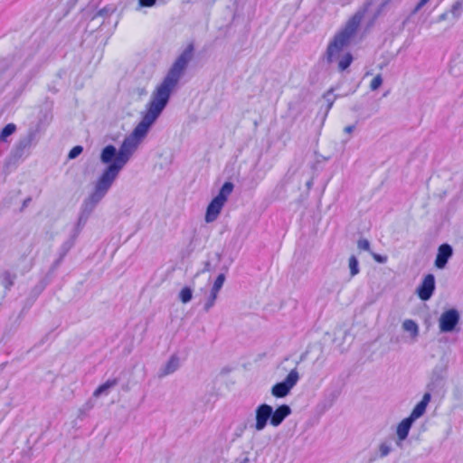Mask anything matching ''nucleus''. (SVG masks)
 <instances>
[{"mask_svg": "<svg viewBox=\"0 0 463 463\" xmlns=\"http://www.w3.org/2000/svg\"><path fill=\"white\" fill-rule=\"evenodd\" d=\"M194 45L189 44L177 57L163 81L153 92L151 100L142 115L141 121L132 133L125 137L119 149L113 145H107L100 152V162L107 166L102 174L116 181L120 171L129 161L139 143L146 137L151 127L167 106L171 93L193 58Z\"/></svg>", "mask_w": 463, "mask_h": 463, "instance_id": "f257e3e1", "label": "nucleus"}, {"mask_svg": "<svg viewBox=\"0 0 463 463\" xmlns=\"http://www.w3.org/2000/svg\"><path fill=\"white\" fill-rule=\"evenodd\" d=\"M44 63L43 55L40 54V43L14 52L6 57L0 59V88L4 82V73L11 67L16 66L17 71L29 68L30 78L38 73Z\"/></svg>", "mask_w": 463, "mask_h": 463, "instance_id": "f03ea898", "label": "nucleus"}, {"mask_svg": "<svg viewBox=\"0 0 463 463\" xmlns=\"http://www.w3.org/2000/svg\"><path fill=\"white\" fill-rule=\"evenodd\" d=\"M365 13L366 7L358 10L346 22L344 28L334 36L326 48V59L327 63H332L340 57L343 49L349 44L351 38L355 34Z\"/></svg>", "mask_w": 463, "mask_h": 463, "instance_id": "7ed1b4c3", "label": "nucleus"}, {"mask_svg": "<svg viewBox=\"0 0 463 463\" xmlns=\"http://www.w3.org/2000/svg\"><path fill=\"white\" fill-rule=\"evenodd\" d=\"M114 182L115 181H113L112 179H110L109 177L101 173L100 175L97 178L96 182L94 183L92 192L83 201L80 208V213L88 216H90L96 206L109 193Z\"/></svg>", "mask_w": 463, "mask_h": 463, "instance_id": "20e7f679", "label": "nucleus"}, {"mask_svg": "<svg viewBox=\"0 0 463 463\" xmlns=\"http://www.w3.org/2000/svg\"><path fill=\"white\" fill-rule=\"evenodd\" d=\"M298 372L297 368H294L288 373L283 381L275 383L271 387L270 392L272 396L275 398H285L290 393V391L298 383Z\"/></svg>", "mask_w": 463, "mask_h": 463, "instance_id": "39448f33", "label": "nucleus"}, {"mask_svg": "<svg viewBox=\"0 0 463 463\" xmlns=\"http://www.w3.org/2000/svg\"><path fill=\"white\" fill-rule=\"evenodd\" d=\"M38 130L30 128L27 134L18 140L13 149V156L16 159L21 158L29 154L33 145L37 143Z\"/></svg>", "mask_w": 463, "mask_h": 463, "instance_id": "423d86ee", "label": "nucleus"}, {"mask_svg": "<svg viewBox=\"0 0 463 463\" xmlns=\"http://www.w3.org/2000/svg\"><path fill=\"white\" fill-rule=\"evenodd\" d=\"M446 368L442 365H436L431 372L430 378L427 383V392L432 393H440L445 387Z\"/></svg>", "mask_w": 463, "mask_h": 463, "instance_id": "0eeeda50", "label": "nucleus"}, {"mask_svg": "<svg viewBox=\"0 0 463 463\" xmlns=\"http://www.w3.org/2000/svg\"><path fill=\"white\" fill-rule=\"evenodd\" d=\"M460 320L459 312L456 308L444 311L439 319V327L441 333L453 332Z\"/></svg>", "mask_w": 463, "mask_h": 463, "instance_id": "6e6552de", "label": "nucleus"}, {"mask_svg": "<svg viewBox=\"0 0 463 463\" xmlns=\"http://www.w3.org/2000/svg\"><path fill=\"white\" fill-rule=\"evenodd\" d=\"M435 288V276L430 273L423 278L421 283L417 288L416 292L422 301H427L432 297Z\"/></svg>", "mask_w": 463, "mask_h": 463, "instance_id": "1a4fd4ad", "label": "nucleus"}, {"mask_svg": "<svg viewBox=\"0 0 463 463\" xmlns=\"http://www.w3.org/2000/svg\"><path fill=\"white\" fill-rule=\"evenodd\" d=\"M271 419V405L267 403L260 404L255 410V425L254 428L256 430L260 431L264 430L268 424L270 422Z\"/></svg>", "mask_w": 463, "mask_h": 463, "instance_id": "9d476101", "label": "nucleus"}, {"mask_svg": "<svg viewBox=\"0 0 463 463\" xmlns=\"http://www.w3.org/2000/svg\"><path fill=\"white\" fill-rule=\"evenodd\" d=\"M453 256V248L449 243H442L438 248V252L434 261L435 267L439 269L446 268L449 259Z\"/></svg>", "mask_w": 463, "mask_h": 463, "instance_id": "9b49d317", "label": "nucleus"}, {"mask_svg": "<svg viewBox=\"0 0 463 463\" xmlns=\"http://www.w3.org/2000/svg\"><path fill=\"white\" fill-rule=\"evenodd\" d=\"M291 412L292 410L288 404H281L275 410L271 406L270 425L274 427L279 426L285 420V419L291 414Z\"/></svg>", "mask_w": 463, "mask_h": 463, "instance_id": "f8f14e48", "label": "nucleus"}, {"mask_svg": "<svg viewBox=\"0 0 463 463\" xmlns=\"http://www.w3.org/2000/svg\"><path fill=\"white\" fill-rule=\"evenodd\" d=\"M224 202L217 198L216 196L210 202L206 208L205 213V222H213L217 219L219 216L223 205Z\"/></svg>", "mask_w": 463, "mask_h": 463, "instance_id": "ddd939ff", "label": "nucleus"}, {"mask_svg": "<svg viewBox=\"0 0 463 463\" xmlns=\"http://www.w3.org/2000/svg\"><path fill=\"white\" fill-rule=\"evenodd\" d=\"M413 422L414 420L408 416L398 424L396 430L398 446H402V442L408 438L410 430L411 429Z\"/></svg>", "mask_w": 463, "mask_h": 463, "instance_id": "4468645a", "label": "nucleus"}, {"mask_svg": "<svg viewBox=\"0 0 463 463\" xmlns=\"http://www.w3.org/2000/svg\"><path fill=\"white\" fill-rule=\"evenodd\" d=\"M430 392H425L422 396V399L420 402H419L414 408L412 409L411 414L409 417L412 419L414 421L420 418L426 411L427 406L429 402H430Z\"/></svg>", "mask_w": 463, "mask_h": 463, "instance_id": "2eb2a0df", "label": "nucleus"}, {"mask_svg": "<svg viewBox=\"0 0 463 463\" xmlns=\"http://www.w3.org/2000/svg\"><path fill=\"white\" fill-rule=\"evenodd\" d=\"M180 366V360L179 357L175 354H173L169 360L166 362V364L160 368L158 376L160 378H163L165 376H167L171 373H174Z\"/></svg>", "mask_w": 463, "mask_h": 463, "instance_id": "dca6fc26", "label": "nucleus"}, {"mask_svg": "<svg viewBox=\"0 0 463 463\" xmlns=\"http://www.w3.org/2000/svg\"><path fill=\"white\" fill-rule=\"evenodd\" d=\"M118 380L117 378L109 379L104 383L100 384L93 392L94 397L101 395H108L110 389L118 385Z\"/></svg>", "mask_w": 463, "mask_h": 463, "instance_id": "f3484780", "label": "nucleus"}, {"mask_svg": "<svg viewBox=\"0 0 463 463\" xmlns=\"http://www.w3.org/2000/svg\"><path fill=\"white\" fill-rule=\"evenodd\" d=\"M2 285L4 286L5 291H9L11 288L14 285V280L16 279V274L11 273L8 270H5L2 275Z\"/></svg>", "mask_w": 463, "mask_h": 463, "instance_id": "a211bd4d", "label": "nucleus"}, {"mask_svg": "<svg viewBox=\"0 0 463 463\" xmlns=\"http://www.w3.org/2000/svg\"><path fill=\"white\" fill-rule=\"evenodd\" d=\"M233 188H234V185L232 182H225L222 185L216 197L219 198L220 200L223 201L224 203H226L229 195L232 193Z\"/></svg>", "mask_w": 463, "mask_h": 463, "instance_id": "6ab92c4d", "label": "nucleus"}, {"mask_svg": "<svg viewBox=\"0 0 463 463\" xmlns=\"http://www.w3.org/2000/svg\"><path fill=\"white\" fill-rule=\"evenodd\" d=\"M77 238H76V235H71L70 236V238L68 240H66L62 244L61 246L60 247L59 249V255L61 257V258H65V256L67 255V253L71 250V248L74 246L75 244V241H76Z\"/></svg>", "mask_w": 463, "mask_h": 463, "instance_id": "aec40b11", "label": "nucleus"}, {"mask_svg": "<svg viewBox=\"0 0 463 463\" xmlns=\"http://www.w3.org/2000/svg\"><path fill=\"white\" fill-rule=\"evenodd\" d=\"M402 328L411 334L412 338H416L419 335L418 324L412 319H406L402 323Z\"/></svg>", "mask_w": 463, "mask_h": 463, "instance_id": "412c9836", "label": "nucleus"}, {"mask_svg": "<svg viewBox=\"0 0 463 463\" xmlns=\"http://www.w3.org/2000/svg\"><path fill=\"white\" fill-rule=\"evenodd\" d=\"M117 8L115 5H108L104 6L103 8L99 9L93 16L92 20L96 19L97 17H103L104 19H107L110 17L111 14H113L116 12Z\"/></svg>", "mask_w": 463, "mask_h": 463, "instance_id": "4be33fe9", "label": "nucleus"}, {"mask_svg": "<svg viewBox=\"0 0 463 463\" xmlns=\"http://www.w3.org/2000/svg\"><path fill=\"white\" fill-rule=\"evenodd\" d=\"M354 57L351 52H345L341 56L338 61V70L340 71H345L352 63Z\"/></svg>", "mask_w": 463, "mask_h": 463, "instance_id": "5701e85b", "label": "nucleus"}, {"mask_svg": "<svg viewBox=\"0 0 463 463\" xmlns=\"http://www.w3.org/2000/svg\"><path fill=\"white\" fill-rule=\"evenodd\" d=\"M16 130V126L14 123L5 125L0 131V141L5 142L7 137L13 135Z\"/></svg>", "mask_w": 463, "mask_h": 463, "instance_id": "b1692460", "label": "nucleus"}, {"mask_svg": "<svg viewBox=\"0 0 463 463\" xmlns=\"http://www.w3.org/2000/svg\"><path fill=\"white\" fill-rule=\"evenodd\" d=\"M323 99L326 102V116L327 115L328 111L333 107L334 102L336 99V96L334 95V88L329 89L324 95Z\"/></svg>", "mask_w": 463, "mask_h": 463, "instance_id": "393cba45", "label": "nucleus"}, {"mask_svg": "<svg viewBox=\"0 0 463 463\" xmlns=\"http://www.w3.org/2000/svg\"><path fill=\"white\" fill-rule=\"evenodd\" d=\"M89 217L90 216H88V215H86V214H84L82 213H80V216H79L78 222L76 223V226H75L74 231L71 233V235H76V238H78L80 231L85 226Z\"/></svg>", "mask_w": 463, "mask_h": 463, "instance_id": "a878e982", "label": "nucleus"}, {"mask_svg": "<svg viewBox=\"0 0 463 463\" xmlns=\"http://www.w3.org/2000/svg\"><path fill=\"white\" fill-rule=\"evenodd\" d=\"M351 277L356 276L360 272L359 261L354 255H352L348 260Z\"/></svg>", "mask_w": 463, "mask_h": 463, "instance_id": "bb28decb", "label": "nucleus"}, {"mask_svg": "<svg viewBox=\"0 0 463 463\" xmlns=\"http://www.w3.org/2000/svg\"><path fill=\"white\" fill-rule=\"evenodd\" d=\"M193 289L190 287H184L179 292V299L184 304H186L192 300Z\"/></svg>", "mask_w": 463, "mask_h": 463, "instance_id": "cd10ccee", "label": "nucleus"}, {"mask_svg": "<svg viewBox=\"0 0 463 463\" xmlns=\"http://www.w3.org/2000/svg\"><path fill=\"white\" fill-rule=\"evenodd\" d=\"M94 407V403L91 400L87 401L78 411V418L83 420V418L88 414V412L92 410Z\"/></svg>", "mask_w": 463, "mask_h": 463, "instance_id": "c85d7f7f", "label": "nucleus"}, {"mask_svg": "<svg viewBox=\"0 0 463 463\" xmlns=\"http://www.w3.org/2000/svg\"><path fill=\"white\" fill-rule=\"evenodd\" d=\"M449 12L455 19H458L463 12V2L460 0L455 2L452 5Z\"/></svg>", "mask_w": 463, "mask_h": 463, "instance_id": "c756f323", "label": "nucleus"}, {"mask_svg": "<svg viewBox=\"0 0 463 463\" xmlns=\"http://www.w3.org/2000/svg\"><path fill=\"white\" fill-rule=\"evenodd\" d=\"M225 278L226 277H225V273L224 272L220 273L217 276V278H216V279H215V281H214L211 290L213 291V292L218 293L221 290L222 287L223 286V283L225 281Z\"/></svg>", "mask_w": 463, "mask_h": 463, "instance_id": "7c9ffc66", "label": "nucleus"}, {"mask_svg": "<svg viewBox=\"0 0 463 463\" xmlns=\"http://www.w3.org/2000/svg\"><path fill=\"white\" fill-rule=\"evenodd\" d=\"M217 295L218 293L211 290L210 295L203 306L204 311L208 312L214 306Z\"/></svg>", "mask_w": 463, "mask_h": 463, "instance_id": "2f4dec72", "label": "nucleus"}, {"mask_svg": "<svg viewBox=\"0 0 463 463\" xmlns=\"http://www.w3.org/2000/svg\"><path fill=\"white\" fill-rule=\"evenodd\" d=\"M47 286V283L43 279L41 281H39L34 287L32 289V295L34 297V298H37L43 290L44 288H46Z\"/></svg>", "mask_w": 463, "mask_h": 463, "instance_id": "473e14b6", "label": "nucleus"}, {"mask_svg": "<svg viewBox=\"0 0 463 463\" xmlns=\"http://www.w3.org/2000/svg\"><path fill=\"white\" fill-rule=\"evenodd\" d=\"M82 151L83 147L81 146H75L70 150L68 154V158L74 159L78 157L82 153Z\"/></svg>", "mask_w": 463, "mask_h": 463, "instance_id": "72a5a7b5", "label": "nucleus"}, {"mask_svg": "<svg viewBox=\"0 0 463 463\" xmlns=\"http://www.w3.org/2000/svg\"><path fill=\"white\" fill-rule=\"evenodd\" d=\"M383 84V77L381 74L376 75L371 81L370 88L372 90H376Z\"/></svg>", "mask_w": 463, "mask_h": 463, "instance_id": "f704fd0d", "label": "nucleus"}, {"mask_svg": "<svg viewBox=\"0 0 463 463\" xmlns=\"http://www.w3.org/2000/svg\"><path fill=\"white\" fill-rule=\"evenodd\" d=\"M392 449L391 446L385 442H383L379 446L380 458H384L389 455Z\"/></svg>", "mask_w": 463, "mask_h": 463, "instance_id": "c9c22d12", "label": "nucleus"}, {"mask_svg": "<svg viewBox=\"0 0 463 463\" xmlns=\"http://www.w3.org/2000/svg\"><path fill=\"white\" fill-rule=\"evenodd\" d=\"M64 258H61L60 255L57 260L53 261L52 266L50 267V269L48 271V274H52L56 271V269L60 267L61 262L63 261Z\"/></svg>", "mask_w": 463, "mask_h": 463, "instance_id": "e433bc0d", "label": "nucleus"}, {"mask_svg": "<svg viewBox=\"0 0 463 463\" xmlns=\"http://www.w3.org/2000/svg\"><path fill=\"white\" fill-rule=\"evenodd\" d=\"M357 247L360 250H370V242L367 239H360L357 241Z\"/></svg>", "mask_w": 463, "mask_h": 463, "instance_id": "4c0bfd02", "label": "nucleus"}, {"mask_svg": "<svg viewBox=\"0 0 463 463\" xmlns=\"http://www.w3.org/2000/svg\"><path fill=\"white\" fill-rule=\"evenodd\" d=\"M429 0H420L418 4L414 6V8L411 12V15L416 14L427 3Z\"/></svg>", "mask_w": 463, "mask_h": 463, "instance_id": "58836bf2", "label": "nucleus"}, {"mask_svg": "<svg viewBox=\"0 0 463 463\" xmlns=\"http://www.w3.org/2000/svg\"><path fill=\"white\" fill-rule=\"evenodd\" d=\"M215 269V266L212 264V261L210 260H207L203 262V269L201 270L202 273L204 272H211Z\"/></svg>", "mask_w": 463, "mask_h": 463, "instance_id": "ea45409f", "label": "nucleus"}, {"mask_svg": "<svg viewBox=\"0 0 463 463\" xmlns=\"http://www.w3.org/2000/svg\"><path fill=\"white\" fill-rule=\"evenodd\" d=\"M372 256H373V260L378 263L383 264L387 261V256H385V255H381L378 253L372 252Z\"/></svg>", "mask_w": 463, "mask_h": 463, "instance_id": "a19ab883", "label": "nucleus"}, {"mask_svg": "<svg viewBox=\"0 0 463 463\" xmlns=\"http://www.w3.org/2000/svg\"><path fill=\"white\" fill-rule=\"evenodd\" d=\"M156 0H138L140 7H151L156 4Z\"/></svg>", "mask_w": 463, "mask_h": 463, "instance_id": "79ce46f5", "label": "nucleus"}, {"mask_svg": "<svg viewBox=\"0 0 463 463\" xmlns=\"http://www.w3.org/2000/svg\"><path fill=\"white\" fill-rule=\"evenodd\" d=\"M448 18V12H444L438 17V22L445 21Z\"/></svg>", "mask_w": 463, "mask_h": 463, "instance_id": "37998d69", "label": "nucleus"}, {"mask_svg": "<svg viewBox=\"0 0 463 463\" xmlns=\"http://www.w3.org/2000/svg\"><path fill=\"white\" fill-rule=\"evenodd\" d=\"M354 128H355L354 125H350V126H346L344 130L345 133L350 134L354 131Z\"/></svg>", "mask_w": 463, "mask_h": 463, "instance_id": "c03bdc74", "label": "nucleus"}, {"mask_svg": "<svg viewBox=\"0 0 463 463\" xmlns=\"http://www.w3.org/2000/svg\"><path fill=\"white\" fill-rule=\"evenodd\" d=\"M214 258H215V260H216V262H217V263H219V262L221 261V260H222V253H220V252H216V253L214 254Z\"/></svg>", "mask_w": 463, "mask_h": 463, "instance_id": "a18cd8bd", "label": "nucleus"}, {"mask_svg": "<svg viewBox=\"0 0 463 463\" xmlns=\"http://www.w3.org/2000/svg\"><path fill=\"white\" fill-rule=\"evenodd\" d=\"M244 429H245V426H244V427H241V428H240V429H238V430H237V431H236V433H235V434H236V436H237V437H241V434H242V432H243V430H244Z\"/></svg>", "mask_w": 463, "mask_h": 463, "instance_id": "49530a36", "label": "nucleus"}, {"mask_svg": "<svg viewBox=\"0 0 463 463\" xmlns=\"http://www.w3.org/2000/svg\"><path fill=\"white\" fill-rule=\"evenodd\" d=\"M239 463H250L249 458H244L242 460H241Z\"/></svg>", "mask_w": 463, "mask_h": 463, "instance_id": "de8ad7c7", "label": "nucleus"}, {"mask_svg": "<svg viewBox=\"0 0 463 463\" xmlns=\"http://www.w3.org/2000/svg\"><path fill=\"white\" fill-rule=\"evenodd\" d=\"M30 201H31V198H27V199H25V200L24 201L23 205H24V206H26Z\"/></svg>", "mask_w": 463, "mask_h": 463, "instance_id": "09e8293b", "label": "nucleus"}, {"mask_svg": "<svg viewBox=\"0 0 463 463\" xmlns=\"http://www.w3.org/2000/svg\"><path fill=\"white\" fill-rule=\"evenodd\" d=\"M311 184H312V181H308V182L307 183V187H310V186H311Z\"/></svg>", "mask_w": 463, "mask_h": 463, "instance_id": "8fccbe9b", "label": "nucleus"}, {"mask_svg": "<svg viewBox=\"0 0 463 463\" xmlns=\"http://www.w3.org/2000/svg\"><path fill=\"white\" fill-rule=\"evenodd\" d=\"M358 109H359V108H358V107H356V106H354V107L353 108V110H354V111H357Z\"/></svg>", "mask_w": 463, "mask_h": 463, "instance_id": "3c124183", "label": "nucleus"}, {"mask_svg": "<svg viewBox=\"0 0 463 463\" xmlns=\"http://www.w3.org/2000/svg\"><path fill=\"white\" fill-rule=\"evenodd\" d=\"M222 270L225 272V271H227V270H228V268H227V267H223V268H222Z\"/></svg>", "mask_w": 463, "mask_h": 463, "instance_id": "603ef678", "label": "nucleus"}]
</instances>
